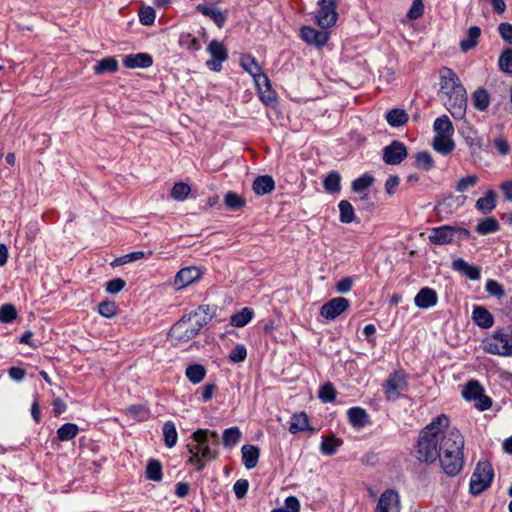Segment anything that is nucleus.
Wrapping results in <instances>:
<instances>
[{
  "mask_svg": "<svg viewBox=\"0 0 512 512\" xmlns=\"http://www.w3.org/2000/svg\"><path fill=\"white\" fill-rule=\"evenodd\" d=\"M463 448L464 438L459 430L450 428L449 418L440 414L420 431L414 456L427 464L439 460L446 475L456 476L463 468Z\"/></svg>",
  "mask_w": 512,
  "mask_h": 512,
  "instance_id": "f257e3e1",
  "label": "nucleus"
},
{
  "mask_svg": "<svg viewBox=\"0 0 512 512\" xmlns=\"http://www.w3.org/2000/svg\"><path fill=\"white\" fill-rule=\"evenodd\" d=\"M440 91L445 107L455 119L465 116L467 107L466 90L457 74L448 67L440 69Z\"/></svg>",
  "mask_w": 512,
  "mask_h": 512,
  "instance_id": "f03ea898",
  "label": "nucleus"
},
{
  "mask_svg": "<svg viewBox=\"0 0 512 512\" xmlns=\"http://www.w3.org/2000/svg\"><path fill=\"white\" fill-rule=\"evenodd\" d=\"M212 317L208 305L199 306L195 311L183 316L172 326L169 332L171 342L180 344L191 340L211 321Z\"/></svg>",
  "mask_w": 512,
  "mask_h": 512,
  "instance_id": "7ed1b4c3",
  "label": "nucleus"
},
{
  "mask_svg": "<svg viewBox=\"0 0 512 512\" xmlns=\"http://www.w3.org/2000/svg\"><path fill=\"white\" fill-rule=\"evenodd\" d=\"M209 436L213 437L215 442L218 441V434L215 431L199 429L192 434L195 443L187 445L191 454L190 463H200L201 460L211 461L217 457V453L209 447Z\"/></svg>",
  "mask_w": 512,
  "mask_h": 512,
  "instance_id": "20e7f679",
  "label": "nucleus"
},
{
  "mask_svg": "<svg viewBox=\"0 0 512 512\" xmlns=\"http://www.w3.org/2000/svg\"><path fill=\"white\" fill-rule=\"evenodd\" d=\"M483 350L492 355L511 357L512 343L510 334L504 330H496L482 341Z\"/></svg>",
  "mask_w": 512,
  "mask_h": 512,
  "instance_id": "39448f33",
  "label": "nucleus"
},
{
  "mask_svg": "<svg viewBox=\"0 0 512 512\" xmlns=\"http://www.w3.org/2000/svg\"><path fill=\"white\" fill-rule=\"evenodd\" d=\"M494 477V472L491 464L488 461H480L471 476L470 492L473 495H478L486 490Z\"/></svg>",
  "mask_w": 512,
  "mask_h": 512,
  "instance_id": "423d86ee",
  "label": "nucleus"
},
{
  "mask_svg": "<svg viewBox=\"0 0 512 512\" xmlns=\"http://www.w3.org/2000/svg\"><path fill=\"white\" fill-rule=\"evenodd\" d=\"M456 236H458V238H467L469 231L464 228L445 225L433 228L428 238L429 241L435 245H446L452 243Z\"/></svg>",
  "mask_w": 512,
  "mask_h": 512,
  "instance_id": "0eeeda50",
  "label": "nucleus"
},
{
  "mask_svg": "<svg viewBox=\"0 0 512 512\" xmlns=\"http://www.w3.org/2000/svg\"><path fill=\"white\" fill-rule=\"evenodd\" d=\"M463 397L467 401H474V405L480 411L489 409L492 406V400L484 394L483 387L476 380H470L462 391Z\"/></svg>",
  "mask_w": 512,
  "mask_h": 512,
  "instance_id": "6e6552de",
  "label": "nucleus"
},
{
  "mask_svg": "<svg viewBox=\"0 0 512 512\" xmlns=\"http://www.w3.org/2000/svg\"><path fill=\"white\" fill-rule=\"evenodd\" d=\"M316 22L322 29L333 26L337 21L336 0H320Z\"/></svg>",
  "mask_w": 512,
  "mask_h": 512,
  "instance_id": "1a4fd4ad",
  "label": "nucleus"
},
{
  "mask_svg": "<svg viewBox=\"0 0 512 512\" xmlns=\"http://www.w3.org/2000/svg\"><path fill=\"white\" fill-rule=\"evenodd\" d=\"M407 388V380L404 374L400 372L393 373L383 384V389L387 400L394 401L399 398L402 391Z\"/></svg>",
  "mask_w": 512,
  "mask_h": 512,
  "instance_id": "9d476101",
  "label": "nucleus"
},
{
  "mask_svg": "<svg viewBox=\"0 0 512 512\" xmlns=\"http://www.w3.org/2000/svg\"><path fill=\"white\" fill-rule=\"evenodd\" d=\"M408 156L404 143L394 140L383 148V161L388 165H398Z\"/></svg>",
  "mask_w": 512,
  "mask_h": 512,
  "instance_id": "9b49d317",
  "label": "nucleus"
},
{
  "mask_svg": "<svg viewBox=\"0 0 512 512\" xmlns=\"http://www.w3.org/2000/svg\"><path fill=\"white\" fill-rule=\"evenodd\" d=\"M207 51L211 55L212 59L207 61L206 65L213 71H220L222 63L228 58L226 47L223 43L217 40H212L208 45Z\"/></svg>",
  "mask_w": 512,
  "mask_h": 512,
  "instance_id": "f8f14e48",
  "label": "nucleus"
},
{
  "mask_svg": "<svg viewBox=\"0 0 512 512\" xmlns=\"http://www.w3.org/2000/svg\"><path fill=\"white\" fill-rule=\"evenodd\" d=\"M350 302L343 297H336L325 303L320 309V315L333 320L348 309Z\"/></svg>",
  "mask_w": 512,
  "mask_h": 512,
  "instance_id": "ddd939ff",
  "label": "nucleus"
},
{
  "mask_svg": "<svg viewBox=\"0 0 512 512\" xmlns=\"http://www.w3.org/2000/svg\"><path fill=\"white\" fill-rule=\"evenodd\" d=\"M374 512H400L398 493L391 489L384 491L378 500Z\"/></svg>",
  "mask_w": 512,
  "mask_h": 512,
  "instance_id": "4468645a",
  "label": "nucleus"
},
{
  "mask_svg": "<svg viewBox=\"0 0 512 512\" xmlns=\"http://www.w3.org/2000/svg\"><path fill=\"white\" fill-rule=\"evenodd\" d=\"M201 277V271L197 267H186L181 269L175 276L174 286L177 290L182 289Z\"/></svg>",
  "mask_w": 512,
  "mask_h": 512,
  "instance_id": "2eb2a0df",
  "label": "nucleus"
},
{
  "mask_svg": "<svg viewBox=\"0 0 512 512\" xmlns=\"http://www.w3.org/2000/svg\"><path fill=\"white\" fill-rule=\"evenodd\" d=\"M300 33L301 38L309 45L323 46L329 39L328 32L318 31L309 26L302 27Z\"/></svg>",
  "mask_w": 512,
  "mask_h": 512,
  "instance_id": "dca6fc26",
  "label": "nucleus"
},
{
  "mask_svg": "<svg viewBox=\"0 0 512 512\" xmlns=\"http://www.w3.org/2000/svg\"><path fill=\"white\" fill-rule=\"evenodd\" d=\"M437 299L438 297L435 290L429 287H424L416 294L414 303L419 308L427 309L436 305Z\"/></svg>",
  "mask_w": 512,
  "mask_h": 512,
  "instance_id": "f3484780",
  "label": "nucleus"
},
{
  "mask_svg": "<svg viewBox=\"0 0 512 512\" xmlns=\"http://www.w3.org/2000/svg\"><path fill=\"white\" fill-rule=\"evenodd\" d=\"M452 267L470 280H478L480 278V268L469 264L462 258L454 260Z\"/></svg>",
  "mask_w": 512,
  "mask_h": 512,
  "instance_id": "a211bd4d",
  "label": "nucleus"
},
{
  "mask_svg": "<svg viewBox=\"0 0 512 512\" xmlns=\"http://www.w3.org/2000/svg\"><path fill=\"white\" fill-rule=\"evenodd\" d=\"M152 57L149 54L146 53H138L135 55H127L124 60L123 64L127 68H148L152 65Z\"/></svg>",
  "mask_w": 512,
  "mask_h": 512,
  "instance_id": "6ab92c4d",
  "label": "nucleus"
},
{
  "mask_svg": "<svg viewBox=\"0 0 512 512\" xmlns=\"http://www.w3.org/2000/svg\"><path fill=\"white\" fill-rule=\"evenodd\" d=\"M242 462L247 469H253L257 466L260 451L259 448L254 445L246 444L241 448Z\"/></svg>",
  "mask_w": 512,
  "mask_h": 512,
  "instance_id": "aec40b11",
  "label": "nucleus"
},
{
  "mask_svg": "<svg viewBox=\"0 0 512 512\" xmlns=\"http://www.w3.org/2000/svg\"><path fill=\"white\" fill-rule=\"evenodd\" d=\"M472 319L479 327L484 329H488L494 324V318L492 314L482 306H476L473 309Z\"/></svg>",
  "mask_w": 512,
  "mask_h": 512,
  "instance_id": "412c9836",
  "label": "nucleus"
},
{
  "mask_svg": "<svg viewBox=\"0 0 512 512\" xmlns=\"http://www.w3.org/2000/svg\"><path fill=\"white\" fill-rule=\"evenodd\" d=\"M451 137L452 135H435L432 142L434 150L443 155L450 154L455 148Z\"/></svg>",
  "mask_w": 512,
  "mask_h": 512,
  "instance_id": "4be33fe9",
  "label": "nucleus"
},
{
  "mask_svg": "<svg viewBox=\"0 0 512 512\" xmlns=\"http://www.w3.org/2000/svg\"><path fill=\"white\" fill-rule=\"evenodd\" d=\"M497 194L494 190H487L475 204V207L484 214L490 213L496 207Z\"/></svg>",
  "mask_w": 512,
  "mask_h": 512,
  "instance_id": "5701e85b",
  "label": "nucleus"
},
{
  "mask_svg": "<svg viewBox=\"0 0 512 512\" xmlns=\"http://www.w3.org/2000/svg\"><path fill=\"white\" fill-rule=\"evenodd\" d=\"M481 29L478 26H471L467 31V38L460 41L459 46L462 52L474 49L478 44Z\"/></svg>",
  "mask_w": 512,
  "mask_h": 512,
  "instance_id": "b1692460",
  "label": "nucleus"
},
{
  "mask_svg": "<svg viewBox=\"0 0 512 512\" xmlns=\"http://www.w3.org/2000/svg\"><path fill=\"white\" fill-rule=\"evenodd\" d=\"M347 416L350 424L353 427L361 428L369 422L367 412L360 407H353L347 411Z\"/></svg>",
  "mask_w": 512,
  "mask_h": 512,
  "instance_id": "393cba45",
  "label": "nucleus"
},
{
  "mask_svg": "<svg viewBox=\"0 0 512 512\" xmlns=\"http://www.w3.org/2000/svg\"><path fill=\"white\" fill-rule=\"evenodd\" d=\"M275 188V182L271 176L263 175L257 177L253 182V190L257 195L270 193Z\"/></svg>",
  "mask_w": 512,
  "mask_h": 512,
  "instance_id": "a878e982",
  "label": "nucleus"
},
{
  "mask_svg": "<svg viewBox=\"0 0 512 512\" xmlns=\"http://www.w3.org/2000/svg\"><path fill=\"white\" fill-rule=\"evenodd\" d=\"M196 10L211 18L219 28H221L226 21V16L216 8L209 7L205 4H199L197 5Z\"/></svg>",
  "mask_w": 512,
  "mask_h": 512,
  "instance_id": "bb28decb",
  "label": "nucleus"
},
{
  "mask_svg": "<svg viewBox=\"0 0 512 512\" xmlns=\"http://www.w3.org/2000/svg\"><path fill=\"white\" fill-rule=\"evenodd\" d=\"M308 429L309 421L306 413L301 412L299 414H294L289 426V432L292 434H296L298 432L305 431Z\"/></svg>",
  "mask_w": 512,
  "mask_h": 512,
  "instance_id": "cd10ccee",
  "label": "nucleus"
},
{
  "mask_svg": "<svg viewBox=\"0 0 512 512\" xmlns=\"http://www.w3.org/2000/svg\"><path fill=\"white\" fill-rule=\"evenodd\" d=\"M341 445L342 441L340 439L335 438L334 435H329L327 437H323L320 450L324 455L331 456L337 452V449Z\"/></svg>",
  "mask_w": 512,
  "mask_h": 512,
  "instance_id": "c85d7f7f",
  "label": "nucleus"
},
{
  "mask_svg": "<svg viewBox=\"0 0 512 512\" xmlns=\"http://www.w3.org/2000/svg\"><path fill=\"white\" fill-rule=\"evenodd\" d=\"M408 119V114L402 109H392L386 114V120L392 127L402 126Z\"/></svg>",
  "mask_w": 512,
  "mask_h": 512,
  "instance_id": "c756f323",
  "label": "nucleus"
},
{
  "mask_svg": "<svg viewBox=\"0 0 512 512\" xmlns=\"http://www.w3.org/2000/svg\"><path fill=\"white\" fill-rule=\"evenodd\" d=\"M185 375L191 383L198 384L204 379L206 369L201 364H193L186 368Z\"/></svg>",
  "mask_w": 512,
  "mask_h": 512,
  "instance_id": "7c9ffc66",
  "label": "nucleus"
},
{
  "mask_svg": "<svg viewBox=\"0 0 512 512\" xmlns=\"http://www.w3.org/2000/svg\"><path fill=\"white\" fill-rule=\"evenodd\" d=\"M479 182V176L470 174L460 178L455 184V191L457 193H465L471 188L475 187Z\"/></svg>",
  "mask_w": 512,
  "mask_h": 512,
  "instance_id": "2f4dec72",
  "label": "nucleus"
},
{
  "mask_svg": "<svg viewBox=\"0 0 512 512\" xmlns=\"http://www.w3.org/2000/svg\"><path fill=\"white\" fill-rule=\"evenodd\" d=\"M433 127L436 135H452L454 132L453 125L446 115L437 118Z\"/></svg>",
  "mask_w": 512,
  "mask_h": 512,
  "instance_id": "473e14b6",
  "label": "nucleus"
},
{
  "mask_svg": "<svg viewBox=\"0 0 512 512\" xmlns=\"http://www.w3.org/2000/svg\"><path fill=\"white\" fill-rule=\"evenodd\" d=\"M163 435H164V441L165 445L168 448H172L176 445L178 434L175 427V424L172 421H167L163 425Z\"/></svg>",
  "mask_w": 512,
  "mask_h": 512,
  "instance_id": "72a5a7b5",
  "label": "nucleus"
},
{
  "mask_svg": "<svg viewBox=\"0 0 512 512\" xmlns=\"http://www.w3.org/2000/svg\"><path fill=\"white\" fill-rule=\"evenodd\" d=\"M118 69V61L114 57H106L100 60L94 66L96 74H104L106 72H116Z\"/></svg>",
  "mask_w": 512,
  "mask_h": 512,
  "instance_id": "f704fd0d",
  "label": "nucleus"
},
{
  "mask_svg": "<svg viewBox=\"0 0 512 512\" xmlns=\"http://www.w3.org/2000/svg\"><path fill=\"white\" fill-rule=\"evenodd\" d=\"M341 176L336 171H331L328 173L326 178L324 179L323 185L327 192L336 193L340 191L341 185Z\"/></svg>",
  "mask_w": 512,
  "mask_h": 512,
  "instance_id": "c9c22d12",
  "label": "nucleus"
},
{
  "mask_svg": "<svg viewBox=\"0 0 512 512\" xmlns=\"http://www.w3.org/2000/svg\"><path fill=\"white\" fill-rule=\"evenodd\" d=\"M473 105L479 111H485L490 103L489 95L485 89H477L472 96Z\"/></svg>",
  "mask_w": 512,
  "mask_h": 512,
  "instance_id": "e433bc0d",
  "label": "nucleus"
},
{
  "mask_svg": "<svg viewBox=\"0 0 512 512\" xmlns=\"http://www.w3.org/2000/svg\"><path fill=\"white\" fill-rule=\"evenodd\" d=\"M240 64L252 77H256L262 69L256 59L251 55H243L240 59Z\"/></svg>",
  "mask_w": 512,
  "mask_h": 512,
  "instance_id": "4c0bfd02",
  "label": "nucleus"
},
{
  "mask_svg": "<svg viewBox=\"0 0 512 512\" xmlns=\"http://www.w3.org/2000/svg\"><path fill=\"white\" fill-rule=\"evenodd\" d=\"M499 228L500 226L498 221L493 217H489L481 220L477 224L476 231L481 235H486L498 231Z\"/></svg>",
  "mask_w": 512,
  "mask_h": 512,
  "instance_id": "58836bf2",
  "label": "nucleus"
},
{
  "mask_svg": "<svg viewBox=\"0 0 512 512\" xmlns=\"http://www.w3.org/2000/svg\"><path fill=\"white\" fill-rule=\"evenodd\" d=\"M191 192V187L185 182H177L171 189L170 196L176 201H184Z\"/></svg>",
  "mask_w": 512,
  "mask_h": 512,
  "instance_id": "ea45409f",
  "label": "nucleus"
},
{
  "mask_svg": "<svg viewBox=\"0 0 512 512\" xmlns=\"http://www.w3.org/2000/svg\"><path fill=\"white\" fill-rule=\"evenodd\" d=\"M340 212V221L342 223H351L355 218L354 208L347 200H341L338 204Z\"/></svg>",
  "mask_w": 512,
  "mask_h": 512,
  "instance_id": "a19ab883",
  "label": "nucleus"
},
{
  "mask_svg": "<svg viewBox=\"0 0 512 512\" xmlns=\"http://www.w3.org/2000/svg\"><path fill=\"white\" fill-rule=\"evenodd\" d=\"M434 166V160L430 153L422 151L415 156V167L424 171H429Z\"/></svg>",
  "mask_w": 512,
  "mask_h": 512,
  "instance_id": "79ce46f5",
  "label": "nucleus"
},
{
  "mask_svg": "<svg viewBox=\"0 0 512 512\" xmlns=\"http://www.w3.org/2000/svg\"><path fill=\"white\" fill-rule=\"evenodd\" d=\"M78 426L73 423H66L57 430V436L60 441H69L78 434Z\"/></svg>",
  "mask_w": 512,
  "mask_h": 512,
  "instance_id": "37998d69",
  "label": "nucleus"
},
{
  "mask_svg": "<svg viewBox=\"0 0 512 512\" xmlns=\"http://www.w3.org/2000/svg\"><path fill=\"white\" fill-rule=\"evenodd\" d=\"M241 432L238 427H231L223 432V445L225 447H232L236 445L241 439Z\"/></svg>",
  "mask_w": 512,
  "mask_h": 512,
  "instance_id": "c03bdc74",
  "label": "nucleus"
},
{
  "mask_svg": "<svg viewBox=\"0 0 512 512\" xmlns=\"http://www.w3.org/2000/svg\"><path fill=\"white\" fill-rule=\"evenodd\" d=\"M253 316V311L249 308H243L240 312L231 317V324L235 327H244Z\"/></svg>",
  "mask_w": 512,
  "mask_h": 512,
  "instance_id": "a18cd8bd",
  "label": "nucleus"
},
{
  "mask_svg": "<svg viewBox=\"0 0 512 512\" xmlns=\"http://www.w3.org/2000/svg\"><path fill=\"white\" fill-rule=\"evenodd\" d=\"M146 477L152 481H160L162 479V466L158 460H150L146 467Z\"/></svg>",
  "mask_w": 512,
  "mask_h": 512,
  "instance_id": "49530a36",
  "label": "nucleus"
},
{
  "mask_svg": "<svg viewBox=\"0 0 512 512\" xmlns=\"http://www.w3.org/2000/svg\"><path fill=\"white\" fill-rule=\"evenodd\" d=\"M224 203L230 210L238 211L245 206V200L234 192H228L225 195Z\"/></svg>",
  "mask_w": 512,
  "mask_h": 512,
  "instance_id": "de8ad7c7",
  "label": "nucleus"
},
{
  "mask_svg": "<svg viewBox=\"0 0 512 512\" xmlns=\"http://www.w3.org/2000/svg\"><path fill=\"white\" fill-rule=\"evenodd\" d=\"M373 182V176L368 173H365L352 182V190L356 193H362L367 188H369L373 184Z\"/></svg>",
  "mask_w": 512,
  "mask_h": 512,
  "instance_id": "09e8293b",
  "label": "nucleus"
},
{
  "mask_svg": "<svg viewBox=\"0 0 512 512\" xmlns=\"http://www.w3.org/2000/svg\"><path fill=\"white\" fill-rule=\"evenodd\" d=\"M499 69L505 73H512V49H505L498 60Z\"/></svg>",
  "mask_w": 512,
  "mask_h": 512,
  "instance_id": "8fccbe9b",
  "label": "nucleus"
},
{
  "mask_svg": "<svg viewBox=\"0 0 512 512\" xmlns=\"http://www.w3.org/2000/svg\"><path fill=\"white\" fill-rule=\"evenodd\" d=\"M336 389L332 383L328 382L319 389L318 397L325 403L333 402L336 398Z\"/></svg>",
  "mask_w": 512,
  "mask_h": 512,
  "instance_id": "3c124183",
  "label": "nucleus"
},
{
  "mask_svg": "<svg viewBox=\"0 0 512 512\" xmlns=\"http://www.w3.org/2000/svg\"><path fill=\"white\" fill-rule=\"evenodd\" d=\"M300 502L297 497L289 496L285 499V507L273 509L271 512H299Z\"/></svg>",
  "mask_w": 512,
  "mask_h": 512,
  "instance_id": "603ef678",
  "label": "nucleus"
},
{
  "mask_svg": "<svg viewBox=\"0 0 512 512\" xmlns=\"http://www.w3.org/2000/svg\"><path fill=\"white\" fill-rule=\"evenodd\" d=\"M17 317L16 309L11 304H5L0 308V321L9 323Z\"/></svg>",
  "mask_w": 512,
  "mask_h": 512,
  "instance_id": "864d4df0",
  "label": "nucleus"
},
{
  "mask_svg": "<svg viewBox=\"0 0 512 512\" xmlns=\"http://www.w3.org/2000/svg\"><path fill=\"white\" fill-rule=\"evenodd\" d=\"M98 312L106 318H112L116 315L117 306L113 301H103L98 306Z\"/></svg>",
  "mask_w": 512,
  "mask_h": 512,
  "instance_id": "5fc2aeb1",
  "label": "nucleus"
},
{
  "mask_svg": "<svg viewBox=\"0 0 512 512\" xmlns=\"http://www.w3.org/2000/svg\"><path fill=\"white\" fill-rule=\"evenodd\" d=\"M485 289L488 294L495 296L497 298H502L505 295V290L501 284H499L496 280H488L485 285Z\"/></svg>",
  "mask_w": 512,
  "mask_h": 512,
  "instance_id": "6e6d98bb",
  "label": "nucleus"
},
{
  "mask_svg": "<svg viewBox=\"0 0 512 512\" xmlns=\"http://www.w3.org/2000/svg\"><path fill=\"white\" fill-rule=\"evenodd\" d=\"M156 13L152 7H146L140 10L139 19L143 25H152L155 21Z\"/></svg>",
  "mask_w": 512,
  "mask_h": 512,
  "instance_id": "4d7b16f0",
  "label": "nucleus"
},
{
  "mask_svg": "<svg viewBox=\"0 0 512 512\" xmlns=\"http://www.w3.org/2000/svg\"><path fill=\"white\" fill-rule=\"evenodd\" d=\"M247 351L244 345H237L229 354L230 361L234 363L242 362L246 359Z\"/></svg>",
  "mask_w": 512,
  "mask_h": 512,
  "instance_id": "13d9d810",
  "label": "nucleus"
},
{
  "mask_svg": "<svg viewBox=\"0 0 512 512\" xmlns=\"http://www.w3.org/2000/svg\"><path fill=\"white\" fill-rule=\"evenodd\" d=\"M424 12V5L422 0H413L412 6L410 7L407 16L410 19H418L422 16Z\"/></svg>",
  "mask_w": 512,
  "mask_h": 512,
  "instance_id": "bf43d9fd",
  "label": "nucleus"
},
{
  "mask_svg": "<svg viewBox=\"0 0 512 512\" xmlns=\"http://www.w3.org/2000/svg\"><path fill=\"white\" fill-rule=\"evenodd\" d=\"M249 487V482L246 479H239L233 486V491L238 499L246 496Z\"/></svg>",
  "mask_w": 512,
  "mask_h": 512,
  "instance_id": "052dcab7",
  "label": "nucleus"
},
{
  "mask_svg": "<svg viewBox=\"0 0 512 512\" xmlns=\"http://www.w3.org/2000/svg\"><path fill=\"white\" fill-rule=\"evenodd\" d=\"M125 285H126L125 280H123L122 278H115V279L110 280L106 284V291L109 294H117L125 287Z\"/></svg>",
  "mask_w": 512,
  "mask_h": 512,
  "instance_id": "680f3d73",
  "label": "nucleus"
},
{
  "mask_svg": "<svg viewBox=\"0 0 512 512\" xmlns=\"http://www.w3.org/2000/svg\"><path fill=\"white\" fill-rule=\"evenodd\" d=\"M259 97L261 101L266 104L270 105L275 101V93L271 89V85L268 87H264L263 89L259 90Z\"/></svg>",
  "mask_w": 512,
  "mask_h": 512,
  "instance_id": "e2e57ef3",
  "label": "nucleus"
},
{
  "mask_svg": "<svg viewBox=\"0 0 512 512\" xmlns=\"http://www.w3.org/2000/svg\"><path fill=\"white\" fill-rule=\"evenodd\" d=\"M498 31L504 41L512 43V25L510 23H500Z\"/></svg>",
  "mask_w": 512,
  "mask_h": 512,
  "instance_id": "0e129e2a",
  "label": "nucleus"
},
{
  "mask_svg": "<svg viewBox=\"0 0 512 512\" xmlns=\"http://www.w3.org/2000/svg\"><path fill=\"white\" fill-rule=\"evenodd\" d=\"M353 281L350 277H343L336 284V291L338 293H347L351 290Z\"/></svg>",
  "mask_w": 512,
  "mask_h": 512,
  "instance_id": "69168bd1",
  "label": "nucleus"
},
{
  "mask_svg": "<svg viewBox=\"0 0 512 512\" xmlns=\"http://www.w3.org/2000/svg\"><path fill=\"white\" fill-rule=\"evenodd\" d=\"M400 179L396 175H391L385 183V190L387 194L393 195L395 193L396 187L399 185Z\"/></svg>",
  "mask_w": 512,
  "mask_h": 512,
  "instance_id": "338daca9",
  "label": "nucleus"
},
{
  "mask_svg": "<svg viewBox=\"0 0 512 512\" xmlns=\"http://www.w3.org/2000/svg\"><path fill=\"white\" fill-rule=\"evenodd\" d=\"M500 190L502 191L505 200L512 202V179L502 182L500 184Z\"/></svg>",
  "mask_w": 512,
  "mask_h": 512,
  "instance_id": "774afa93",
  "label": "nucleus"
}]
</instances>
